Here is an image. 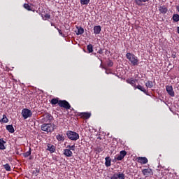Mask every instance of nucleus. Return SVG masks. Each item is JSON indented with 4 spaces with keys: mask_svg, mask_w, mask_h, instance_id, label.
I'll list each match as a JSON object with an SVG mask.
<instances>
[{
    "mask_svg": "<svg viewBox=\"0 0 179 179\" xmlns=\"http://www.w3.org/2000/svg\"><path fill=\"white\" fill-rule=\"evenodd\" d=\"M126 58L133 66H138L139 65V59L134 53L127 52L126 54Z\"/></svg>",
    "mask_w": 179,
    "mask_h": 179,
    "instance_id": "nucleus-1",
    "label": "nucleus"
},
{
    "mask_svg": "<svg viewBox=\"0 0 179 179\" xmlns=\"http://www.w3.org/2000/svg\"><path fill=\"white\" fill-rule=\"evenodd\" d=\"M66 135L67 138L70 139V141H78L79 139V134L72 131H67Z\"/></svg>",
    "mask_w": 179,
    "mask_h": 179,
    "instance_id": "nucleus-2",
    "label": "nucleus"
},
{
    "mask_svg": "<svg viewBox=\"0 0 179 179\" xmlns=\"http://www.w3.org/2000/svg\"><path fill=\"white\" fill-rule=\"evenodd\" d=\"M41 130L44 132H54V127H52V124L48 123H44L41 125Z\"/></svg>",
    "mask_w": 179,
    "mask_h": 179,
    "instance_id": "nucleus-3",
    "label": "nucleus"
},
{
    "mask_svg": "<svg viewBox=\"0 0 179 179\" xmlns=\"http://www.w3.org/2000/svg\"><path fill=\"white\" fill-rule=\"evenodd\" d=\"M21 114L24 120H27V118H30L31 115H33V113L31 112V110L28 108L22 109Z\"/></svg>",
    "mask_w": 179,
    "mask_h": 179,
    "instance_id": "nucleus-4",
    "label": "nucleus"
},
{
    "mask_svg": "<svg viewBox=\"0 0 179 179\" xmlns=\"http://www.w3.org/2000/svg\"><path fill=\"white\" fill-rule=\"evenodd\" d=\"M59 106L66 110H71V108H72L71 103H69L66 100H59Z\"/></svg>",
    "mask_w": 179,
    "mask_h": 179,
    "instance_id": "nucleus-5",
    "label": "nucleus"
},
{
    "mask_svg": "<svg viewBox=\"0 0 179 179\" xmlns=\"http://www.w3.org/2000/svg\"><path fill=\"white\" fill-rule=\"evenodd\" d=\"M78 117H80L83 120H89L92 117V113L89 112H82L77 114Z\"/></svg>",
    "mask_w": 179,
    "mask_h": 179,
    "instance_id": "nucleus-6",
    "label": "nucleus"
},
{
    "mask_svg": "<svg viewBox=\"0 0 179 179\" xmlns=\"http://www.w3.org/2000/svg\"><path fill=\"white\" fill-rule=\"evenodd\" d=\"M166 90L168 94H169L171 96V97H174V96H176V93L174 92V90H173V86L166 85Z\"/></svg>",
    "mask_w": 179,
    "mask_h": 179,
    "instance_id": "nucleus-7",
    "label": "nucleus"
},
{
    "mask_svg": "<svg viewBox=\"0 0 179 179\" xmlns=\"http://www.w3.org/2000/svg\"><path fill=\"white\" fill-rule=\"evenodd\" d=\"M141 173H143V176H145V177H149L150 176H153V171H152V169H145L141 171Z\"/></svg>",
    "mask_w": 179,
    "mask_h": 179,
    "instance_id": "nucleus-8",
    "label": "nucleus"
},
{
    "mask_svg": "<svg viewBox=\"0 0 179 179\" xmlns=\"http://www.w3.org/2000/svg\"><path fill=\"white\" fill-rule=\"evenodd\" d=\"M110 179H125L124 173H114L113 176L110 177Z\"/></svg>",
    "mask_w": 179,
    "mask_h": 179,
    "instance_id": "nucleus-9",
    "label": "nucleus"
},
{
    "mask_svg": "<svg viewBox=\"0 0 179 179\" xmlns=\"http://www.w3.org/2000/svg\"><path fill=\"white\" fill-rule=\"evenodd\" d=\"M127 83H129V85H131L133 87H136V82L137 80L134 79V78H130L126 80Z\"/></svg>",
    "mask_w": 179,
    "mask_h": 179,
    "instance_id": "nucleus-10",
    "label": "nucleus"
},
{
    "mask_svg": "<svg viewBox=\"0 0 179 179\" xmlns=\"http://www.w3.org/2000/svg\"><path fill=\"white\" fill-rule=\"evenodd\" d=\"M127 156V151L125 150H122L120 152V155H117L116 157V160H118L119 162H120L121 160H122L124 159V157H125Z\"/></svg>",
    "mask_w": 179,
    "mask_h": 179,
    "instance_id": "nucleus-11",
    "label": "nucleus"
},
{
    "mask_svg": "<svg viewBox=\"0 0 179 179\" xmlns=\"http://www.w3.org/2000/svg\"><path fill=\"white\" fill-rule=\"evenodd\" d=\"M46 150L50 152V153H54L55 150H57V147H55L54 145H52L51 143H48Z\"/></svg>",
    "mask_w": 179,
    "mask_h": 179,
    "instance_id": "nucleus-12",
    "label": "nucleus"
},
{
    "mask_svg": "<svg viewBox=\"0 0 179 179\" xmlns=\"http://www.w3.org/2000/svg\"><path fill=\"white\" fill-rule=\"evenodd\" d=\"M159 13L162 15H166V13L169 12V9L167 8V7H166V6H159Z\"/></svg>",
    "mask_w": 179,
    "mask_h": 179,
    "instance_id": "nucleus-13",
    "label": "nucleus"
},
{
    "mask_svg": "<svg viewBox=\"0 0 179 179\" xmlns=\"http://www.w3.org/2000/svg\"><path fill=\"white\" fill-rule=\"evenodd\" d=\"M63 155H64L66 157H72V156H73V152H72L71 150L64 149Z\"/></svg>",
    "mask_w": 179,
    "mask_h": 179,
    "instance_id": "nucleus-14",
    "label": "nucleus"
},
{
    "mask_svg": "<svg viewBox=\"0 0 179 179\" xmlns=\"http://www.w3.org/2000/svg\"><path fill=\"white\" fill-rule=\"evenodd\" d=\"M138 162L141 163V164H146L148 162V158L146 157H138L137 158Z\"/></svg>",
    "mask_w": 179,
    "mask_h": 179,
    "instance_id": "nucleus-15",
    "label": "nucleus"
},
{
    "mask_svg": "<svg viewBox=\"0 0 179 179\" xmlns=\"http://www.w3.org/2000/svg\"><path fill=\"white\" fill-rule=\"evenodd\" d=\"M77 31H76V34L77 36H80L85 33V29L82 27H78L76 26Z\"/></svg>",
    "mask_w": 179,
    "mask_h": 179,
    "instance_id": "nucleus-16",
    "label": "nucleus"
},
{
    "mask_svg": "<svg viewBox=\"0 0 179 179\" xmlns=\"http://www.w3.org/2000/svg\"><path fill=\"white\" fill-rule=\"evenodd\" d=\"M101 32V27L100 25H96L94 27V34H100Z\"/></svg>",
    "mask_w": 179,
    "mask_h": 179,
    "instance_id": "nucleus-17",
    "label": "nucleus"
},
{
    "mask_svg": "<svg viewBox=\"0 0 179 179\" xmlns=\"http://www.w3.org/2000/svg\"><path fill=\"white\" fill-rule=\"evenodd\" d=\"M5 143H6V141H3V138H0V150H5L6 149Z\"/></svg>",
    "mask_w": 179,
    "mask_h": 179,
    "instance_id": "nucleus-18",
    "label": "nucleus"
},
{
    "mask_svg": "<svg viewBox=\"0 0 179 179\" xmlns=\"http://www.w3.org/2000/svg\"><path fill=\"white\" fill-rule=\"evenodd\" d=\"M56 139L58 142H64V141H65V136L64 134H57L56 136Z\"/></svg>",
    "mask_w": 179,
    "mask_h": 179,
    "instance_id": "nucleus-19",
    "label": "nucleus"
},
{
    "mask_svg": "<svg viewBox=\"0 0 179 179\" xmlns=\"http://www.w3.org/2000/svg\"><path fill=\"white\" fill-rule=\"evenodd\" d=\"M6 129L10 132V134H13L15 132V128H13V125L9 124L6 127Z\"/></svg>",
    "mask_w": 179,
    "mask_h": 179,
    "instance_id": "nucleus-20",
    "label": "nucleus"
},
{
    "mask_svg": "<svg viewBox=\"0 0 179 179\" xmlns=\"http://www.w3.org/2000/svg\"><path fill=\"white\" fill-rule=\"evenodd\" d=\"M50 104L52 106H55L56 104H58L59 106V98H54L50 101Z\"/></svg>",
    "mask_w": 179,
    "mask_h": 179,
    "instance_id": "nucleus-21",
    "label": "nucleus"
},
{
    "mask_svg": "<svg viewBox=\"0 0 179 179\" xmlns=\"http://www.w3.org/2000/svg\"><path fill=\"white\" fill-rule=\"evenodd\" d=\"M105 160V166L106 167H110V166H111V158H110V157H106Z\"/></svg>",
    "mask_w": 179,
    "mask_h": 179,
    "instance_id": "nucleus-22",
    "label": "nucleus"
},
{
    "mask_svg": "<svg viewBox=\"0 0 179 179\" xmlns=\"http://www.w3.org/2000/svg\"><path fill=\"white\" fill-rule=\"evenodd\" d=\"M173 23H178L179 21V15L173 14L172 16Z\"/></svg>",
    "mask_w": 179,
    "mask_h": 179,
    "instance_id": "nucleus-23",
    "label": "nucleus"
},
{
    "mask_svg": "<svg viewBox=\"0 0 179 179\" xmlns=\"http://www.w3.org/2000/svg\"><path fill=\"white\" fill-rule=\"evenodd\" d=\"M0 122H3V124H8L9 122V119H8L6 115H3V118L0 119Z\"/></svg>",
    "mask_w": 179,
    "mask_h": 179,
    "instance_id": "nucleus-24",
    "label": "nucleus"
},
{
    "mask_svg": "<svg viewBox=\"0 0 179 179\" xmlns=\"http://www.w3.org/2000/svg\"><path fill=\"white\" fill-rule=\"evenodd\" d=\"M134 89H138V90H141V92H143V93H146V90L145 89V87H143L142 85H136Z\"/></svg>",
    "mask_w": 179,
    "mask_h": 179,
    "instance_id": "nucleus-25",
    "label": "nucleus"
},
{
    "mask_svg": "<svg viewBox=\"0 0 179 179\" xmlns=\"http://www.w3.org/2000/svg\"><path fill=\"white\" fill-rule=\"evenodd\" d=\"M146 87L152 89L153 87V81L148 80L145 83Z\"/></svg>",
    "mask_w": 179,
    "mask_h": 179,
    "instance_id": "nucleus-26",
    "label": "nucleus"
},
{
    "mask_svg": "<svg viewBox=\"0 0 179 179\" xmlns=\"http://www.w3.org/2000/svg\"><path fill=\"white\" fill-rule=\"evenodd\" d=\"M23 6L27 10L33 11V8H31V6L29 5V3H24Z\"/></svg>",
    "mask_w": 179,
    "mask_h": 179,
    "instance_id": "nucleus-27",
    "label": "nucleus"
},
{
    "mask_svg": "<svg viewBox=\"0 0 179 179\" xmlns=\"http://www.w3.org/2000/svg\"><path fill=\"white\" fill-rule=\"evenodd\" d=\"M45 118L48 120V121H51L52 120V116L51 115L50 113H46L44 115Z\"/></svg>",
    "mask_w": 179,
    "mask_h": 179,
    "instance_id": "nucleus-28",
    "label": "nucleus"
},
{
    "mask_svg": "<svg viewBox=\"0 0 179 179\" xmlns=\"http://www.w3.org/2000/svg\"><path fill=\"white\" fill-rule=\"evenodd\" d=\"M87 50L89 54H92V52H93V45H92V44L87 45Z\"/></svg>",
    "mask_w": 179,
    "mask_h": 179,
    "instance_id": "nucleus-29",
    "label": "nucleus"
},
{
    "mask_svg": "<svg viewBox=\"0 0 179 179\" xmlns=\"http://www.w3.org/2000/svg\"><path fill=\"white\" fill-rule=\"evenodd\" d=\"M31 155V148H29V151L26 152L23 154L24 157H29Z\"/></svg>",
    "mask_w": 179,
    "mask_h": 179,
    "instance_id": "nucleus-30",
    "label": "nucleus"
},
{
    "mask_svg": "<svg viewBox=\"0 0 179 179\" xmlns=\"http://www.w3.org/2000/svg\"><path fill=\"white\" fill-rule=\"evenodd\" d=\"M43 20H48V19H51V15L46 13L43 16L42 15Z\"/></svg>",
    "mask_w": 179,
    "mask_h": 179,
    "instance_id": "nucleus-31",
    "label": "nucleus"
},
{
    "mask_svg": "<svg viewBox=\"0 0 179 179\" xmlns=\"http://www.w3.org/2000/svg\"><path fill=\"white\" fill-rule=\"evenodd\" d=\"M80 2L81 5H89L90 0H80Z\"/></svg>",
    "mask_w": 179,
    "mask_h": 179,
    "instance_id": "nucleus-32",
    "label": "nucleus"
},
{
    "mask_svg": "<svg viewBox=\"0 0 179 179\" xmlns=\"http://www.w3.org/2000/svg\"><path fill=\"white\" fill-rule=\"evenodd\" d=\"M3 167H4V169H5V170H6V171H10V170H12V169H10V165H9V164H4V165H3Z\"/></svg>",
    "mask_w": 179,
    "mask_h": 179,
    "instance_id": "nucleus-33",
    "label": "nucleus"
},
{
    "mask_svg": "<svg viewBox=\"0 0 179 179\" xmlns=\"http://www.w3.org/2000/svg\"><path fill=\"white\" fill-rule=\"evenodd\" d=\"M103 69H105V73H106V75H110L111 73H113V72L111 71V69H107V67H103Z\"/></svg>",
    "mask_w": 179,
    "mask_h": 179,
    "instance_id": "nucleus-34",
    "label": "nucleus"
},
{
    "mask_svg": "<svg viewBox=\"0 0 179 179\" xmlns=\"http://www.w3.org/2000/svg\"><path fill=\"white\" fill-rule=\"evenodd\" d=\"M113 65H114V62H113V61H111V60H108L107 62V66L108 68H111V66H113Z\"/></svg>",
    "mask_w": 179,
    "mask_h": 179,
    "instance_id": "nucleus-35",
    "label": "nucleus"
},
{
    "mask_svg": "<svg viewBox=\"0 0 179 179\" xmlns=\"http://www.w3.org/2000/svg\"><path fill=\"white\" fill-rule=\"evenodd\" d=\"M141 2H149V0H136L137 5H141Z\"/></svg>",
    "mask_w": 179,
    "mask_h": 179,
    "instance_id": "nucleus-36",
    "label": "nucleus"
},
{
    "mask_svg": "<svg viewBox=\"0 0 179 179\" xmlns=\"http://www.w3.org/2000/svg\"><path fill=\"white\" fill-rule=\"evenodd\" d=\"M56 29H57V30L58 31L59 34L60 36H62V37H65V36L62 34V31H61V29H59V28H56Z\"/></svg>",
    "mask_w": 179,
    "mask_h": 179,
    "instance_id": "nucleus-37",
    "label": "nucleus"
},
{
    "mask_svg": "<svg viewBox=\"0 0 179 179\" xmlns=\"http://www.w3.org/2000/svg\"><path fill=\"white\" fill-rule=\"evenodd\" d=\"M177 57V52H173L171 54V58L175 59Z\"/></svg>",
    "mask_w": 179,
    "mask_h": 179,
    "instance_id": "nucleus-38",
    "label": "nucleus"
},
{
    "mask_svg": "<svg viewBox=\"0 0 179 179\" xmlns=\"http://www.w3.org/2000/svg\"><path fill=\"white\" fill-rule=\"evenodd\" d=\"M98 54H100V55H102L103 54V49L100 48L98 51H97Z\"/></svg>",
    "mask_w": 179,
    "mask_h": 179,
    "instance_id": "nucleus-39",
    "label": "nucleus"
},
{
    "mask_svg": "<svg viewBox=\"0 0 179 179\" xmlns=\"http://www.w3.org/2000/svg\"><path fill=\"white\" fill-rule=\"evenodd\" d=\"M75 144H73V145L71 146L70 150H75Z\"/></svg>",
    "mask_w": 179,
    "mask_h": 179,
    "instance_id": "nucleus-40",
    "label": "nucleus"
},
{
    "mask_svg": "<svg viewBox=\"0 0 179 179\" xmlns=\"http://www.w3.org/2000/svg\"><path fill=\"white\" fill-rule=\"evenodd\" d=\"M50 24L51 26H54L55 27V29H57V25H55V24L52 23V22H50Z\"/></svg>",
    "mask_w": 179,
    "mask_h": 179,
    "instance_id": "nucleus-41",
    "label": "nucleus"
},
{
    "mask_svg": "<svg viewBox=\"0 0 179 179\" xmlns=\"http://www.w3.org/2000/svg\"><path fill=\"white\" fill-rule=\"evenodd\" d=\"M71 145H67L66 148H67V149H68L69 150H71Z\"/></svg>",
    "mask_w": 179,
    "mask_h": 179,
    "instance_id": "nucleus-42",
    "label": "nucleus"
},
{
    "mask_svg": "<svg viewBox=\"0 0 179 179\" xmlns=\"http://www.w3.org/2000/svg\"><path fill=\"white\" fill-rule=\"evenodd\" d=\"M176 10H178V12L179 13V6H176Z\"/></svg>",
    "mask_w": 179,
    "mask_h": 179,
    "instance_id": "nucleus-43",
    "label": "nucleus"
},
{
    "mask_svg": "<svg viewBox=\"0 0 179 179\" xmlns=\"http://www.w3.org/2000/svg\"><path fill=\"white\" fill-rule=\"evenodd\" d=\"M97 58L99 59V61H101V62H103V60L99 57H97Z\"/></svg>",
    "mask_w": 179,
    "mask_h": 179,
    "instance_id": "nucleus-44",
    "label": "nucleus"
},
{
    "mask_svg": "<svg viewBox=\"0 0 179 179\" xmlns=\"http://www.w3.org/2000/svg\"><path fill=\"white\" fill-rule=\"evenodd\" d=\"M36 171L37 173H40V169H36Z\"/></svg>",
    "mask_w": 179,
    "mask_h": 179,
    "instance_id": "nucleus-45",
    "label": "nucleus"
},
{
    "mask_svg": "<svg viewBox=\"0 0 179 179\" xmlns=\"http://www.w3.org/2000/svg\"><path fill=\"white\" fill-rule=\"evenodd\" d=\"M52 127L54 128V129H55V124H53Z\"/></svg>",
    "mask_w": 179,
    "mask_h": 179,
    "instance_id": "nucleus-46",
    "label": "nucleus"
},
{
    "mask_svg": "<svg viewBox=\"0 0 179 179\" xmlns=\"http://www.w3.org/2000/svg\"><path fill=\"white\" fill-rule=\"evenodd\" d=\"M71 110V111L73 110V108H72Z\"/></svg>",
    "mask_w": 179,
    "mask_h": 179,
    "instance_id": "nucleus-47",
    "label": "nucleus"
}]
</instances>
